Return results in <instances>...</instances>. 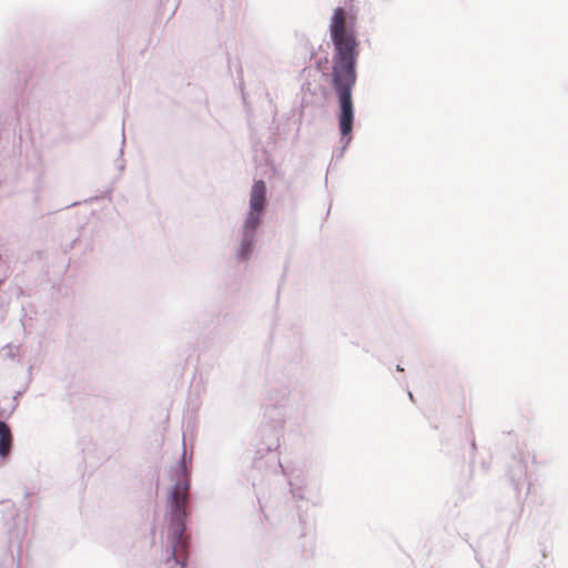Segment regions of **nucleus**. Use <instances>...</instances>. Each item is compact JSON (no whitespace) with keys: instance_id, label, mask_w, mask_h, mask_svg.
<instances>
[{"instance_id":"1","label":"nucleus","mask_w":568,"mask_h":568,"mask_svg":"<svg viewBox=\"0 0 568 568\" xmlns=\"http://www.w3.org/2000/svg\"><path fill=\"white\" fill-rule=\"evenodd\" d=\"M347 13L337 7L331 18L329 34L334 47L332 65V87L338 102V129L342 153L352 141L354 126L353 88L357 80L356 63L358 58V41L355 32L347 27Z\"/></svg>"},{"instance_id":"2","label":"nucleus","mask_w":568,"mask_h":568,"mask_svg":"<svg viewBox=\"0 0 568 568\" xmlns=\"http://www.w3.org/2000/svg\"><path fill=\"white\" fill-rule=\"evenodd\" d=\"M278 447L277 432L273 428L262 429L261 442L255 444L253 467L272 473L281 471L286 477L295 500H306L313 506H320L322 504L320 481L304 466H283L277 453Z\"/></svg>"},{"instance_id":"3","label":"nucleus","mask_w":568,"mask_h":568,"mask_svg":"<svg viewBox=\"0 0 568 568\" xmlns=\"http://www.w3.org/2000/svg\"><path fill=\"white\" fill-rule=\"evenodd\" d=\"M191 487L190 473L185 465V452L179 464L178 478L172 486L168 498V536L166 551L170 555V568H185L191 545V537L186 534L187 505Z\"/></svg>"},{"instance_id":"4","label":"nucleus","mask_w":568,"mask_h":568,"mask_svg":"<svg viewBox=\"0 0 568 568\" xmlns=\"http://www.w3.org/2000/svg\"><path fill=\"white\" fill-rule=\"evenodd\" d=\"M266 207V184L263 180L254 181L250 195V210L244 221L262 223V214Z\"/></svg>"},{"instance_id":"5","label":"nucleus","mask_w":568,"mask_h":568,"mask_svg":"<svg viewBox=\"0 0 568 568\" xmlns=\"http://www.w3.org/2000/svg\"><path fill=\"white\" fill-rule=\"evenodd\" d=\"M261 224L244 221L240 231V244L235 250L239 262H247L255 246L256 232Z\"/></svg>"},{"instance_id":"6","label":"nucleus","mask_w":568,"mask_h":568,"mask_svg":"<svg viewBox=\"0 0 568 568\" xmlns=\"http://www.w3.org/2000/svg\"><path fill=\"white\" fill-rule=\"evenodd\" d=\"M529 460L530 455L528 453H520L519 455L514 456L511 464L509 465L508 477L517 495L520 494L523 487L527 483Z\"/></svg>"},{"instance_id":"7","label":"nucleus","mask_w":568,"mask_h":568,"mask_svg":"<svg viewBox=\"0 0 568 568\" xmlns=\"http://www.w3.org/2000/svg\"><path fill=\"white\" fill-rule=\"evenodd\" d=\"M523 514V504L517 503L511 507L501 508L498 510V520L503 528L506 529L507 536L515 534L518 528V523Z\"/></svg>"},{"instance_id":"8","label":"nucleus","mask_w":568,"mask_h":568,"mask_svg":"<svg viewBox=\"0 0 568 568\" xmlns=\"http://www.w3.org/2000/svg\"><path fill=\"white\" fill-rule=\"evenodd\" d=\"M10 515L13 519V525H8V534L11 542H16L21 546L22 540L27 535L28 529V519L27 517H21L19 511L14 508L10 510Z\"/></svg>"},{"instance_id":"9","label":"nucleus","mask_w":568,"mask_h":568,"mask_svg":"<svg viewBox=\"0 0 568 568\" xmlns=\"http://www.w3.org/2000/svg\"><path fill=\"white\" fill-rule=\"evenodd\" d=\"M12 449V433L9 425L0 420V465L10 456Z\"/></svg>"},{"instance_id":"10","label":"nucleus","mask_w":568,"mask_h":568,"mask_svg":"<svg viewBox=\"0 0 568 568\" xmlns=\"http://www.w3.org/2000/svg\"><path fill=\"white\" fill-rule=\"evenodd\" d=\"M124 145H125V135H124V126H123L122 128V141H121V148H120V151H119V158L115 160V166L119 170L120 174L125 169V160L123 159Z\"/></svg>"},{"instance_id":"11","label":"nucleus","mask_w":568,"mask_h":568,"mask_svg":"<svg viewBox=\"0 0 568 568\" xmlns=\"http://www.w3.org/2000/svg\"><path fill=\"white\" fill-rule=\"evenodd\" d=\"M13 349L18 351L19 347L18 346L13 347L10 344H8L2 351H7L6 356L13 358L16 356Z\"/></svg>"},{"instance_id":"12","label":"nucleus","mask_w":568,"mask_h":568,"mask_svg":"<svg viewBox=\"0 0 568 568\" xmlns=\"http://www.w3.org/2000/svg\"><path fill=\"white\" fill-rule=\"evenodd\" d=\"M39 200H40L39 190H37L36 195H34V202H39Z\"/></svg>"},{"instance_id":"13","label":"nucleus","mask_w":568,"mask_h":568,"mask_svg":"<svg viewBox=\"0 0 568 568\" xmlns=\"http://www.w3.org/2000/svg\"><path fill=\"white\" fill-rule=\"evenodd\" d=\"M396 371H398V372H403V371H404V368H403L400 365H397V366H396Z\"/></svg>"},{"instance_id":"14","label":"nucleus","mask_w":568,"mask_h":568,"mask_svg":"<svg viewBox=\"0 0 568 568\" xmlns=\"http://www.w3.org/2000/svg\"><path fill=\"white\" fill-rule=\"evenodd\" d=\"M408 396H409L410 400H414V396H413L412 392H408Z\"/></svg>"},{"instance_id":"15","label":"nucleus","mask_w":568,"mask_h":568,"mask_svg":"<svg viewBox=\"0 0 568 568\" xmlns=\"http://www.w3.org/2000/svg\"><path fill=\"white\" fill-rule=\"evenodd\" d=\"M471 447H473L474 449L476 448V444H475V442H474V440H473V443H471Z\"/></svg>"}]
</instances>
